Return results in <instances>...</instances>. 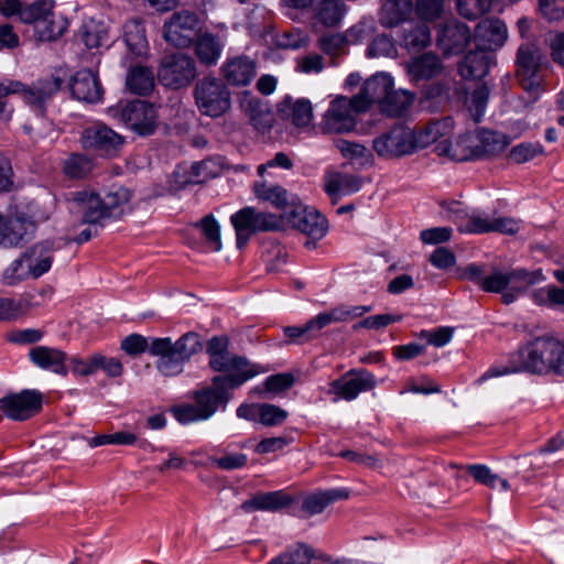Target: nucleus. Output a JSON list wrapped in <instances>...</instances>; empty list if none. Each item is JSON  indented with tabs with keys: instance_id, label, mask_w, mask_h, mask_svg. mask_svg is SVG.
<instances>
[{
	"instance_id": "6e6552de",
	"label": "nucleus",
	"mask_w": 564,
	"mask_h": 564,
	"mask_svg": "<svg viewBox=\"0 0 564 564\" xmlns=\"http://www.w3.org/2000/svg\"><path fill=\"white\" fill-rule=\"evenodd\" d=\"M544 279L541 270L529 271L518 268L501 271L496 269L486 276L481 290L488 293H501L502 302L511 304L524 294L531 285L542 282Z\"/></svg>"
},
{
	"instance_id": "c03bdc74",
	"label": "nucleus",
	"mask_w": 564,
	"mask_h": 564,
	"mask_svg": "<svg viewBox=\"0 0 564 564\" xmlns=\"http://www.w3.org/2000/svg\"><path fill=\"white\" fill-rule=\"evenodd\" d=\"M449 127L448 119L432 121L419 131L413 130V150L424 149L436 142Z\"/></svg>"
},
{
	"instance_id": "412c9836",
	"label": "nucleus",
	"mask_w": 564,
	"mask_h": 564,
	"mask_svg": "<svg viewBox=\"0 0 564 564\" xmlns=\"http://www.w3.org/2000/svg\"><path fill=\"white\" fill-rule=\"evenodd\" d=\"M393 86L394 82L390 74L377 73L364 83L360 91L355 95V101L359 102V109L365 111L375 104L380 108Z\"/></svg>"
},
{
	"instance_id": "393cba45",
	"label": "nucleus",
	"mask_w": 564,
	"mask_h": 564,
	"mask_svg": "<svg viewBox=\"0 0 564 564\" xmlns=\"http://www.w3.org/2000/svg\"><path fill=\"white\" fill-rule=\"evenodd\" d=\"M404 68L410 82L419 84L420 82L430 80L438 76L443 70V63L437 55L424 53L410 58L404 64Z\"/></svg>"
},
{
	"instance_id": "3c124183",
	"label": "nucleus",
	"mask_w": 564,
	"mask_h": 564,
	"mask_svg": "<svg viewBox=\"0 0 564 564\" xmlns=\"http://www.w3.org/2000/svg\"><path fill=\"white\" fill-rule=\"evenodd\" d=\"M256 196L261 200L270 202L278 208L288 205V192L280 185H268L265 182H257L253 185Z\"/></svg>"
},
{
	"instance_id": "e433bc0d",
	"label": "nucleus",
	"mask_w": 564,
	"mask_h": 564,
	"mask_svg": "<svg viewBox=\"0 0 564 564\" xmlns=\"http://www.w3.org/2000/svg\"><path fill=\"white\" fill-rule=\"evenodd\" d=\"M415 95L406 89H398L393 88L384 98L383 104L379 108V110L391 118H400L403 117L412 106L414 101Z\"/></svg>"
},
{
	"instance_id": "cd10ccee",
	"label": "nucleus",
	"mask_w": 564,
	"mask_h": 564,
	"mask_svg": "<svg viewBox=\"0 0 564 564\" xmlns=\"http://www.w3.org/2000/svg\"><path fill=\"white\" fill-rule=\"evenodd\" d=\"M348 7L344 0H318L313 7V24L336 28L344 20Z\"/></svg>"
},
{
	"instance_id": "f03ea898",
	"label": "nucleus",
	"mask_w": 564,
	"mask_h": 564,
	"mask_svg": "<svg viewBox=\"0 0 564 564\" xmlns=\"http://www.w3.org/2000/svg\"><path fill=\"white\" fill-rule=\"evenodd\" d=\"M208 366L212 370L223 375L214 378L225 379L229 387H241L247 381L260 373L269 371L268 366L251 362L248 358L229 352V339L227 336H214L206 345Z\"/></svg>"
},
{
	"instance_id": "f8f14e48",
	"label": "nucleus",
	"mask_w": 564,
	"mask_h": 564,
	"mask_svg": "<svg viewBox=\"0 0 564 564\" xmlns=\"http://www.w3.org/2000/svg\"><path fill=\"white\" fill-rule=\"evenodd\" d=\"M413 129L394 124L372 139V150L384 160L400 159L414 153Z\"/></svg>"
},
{
	"instance_id": "0e129e2a",
	"label": "nucleus",
	"mask_w": 564,
	"mask_h": 564,
	"mask_svg": "<svg viewBox=\"0 0 564 564\" xmlns=\"http://www.w3.org/2000/svg\"><path fill=\"white\" fill-rule=\"evenodd\" d=\"M402 319L401 315L394 314H378L364 318L362 321L352 325L354 330H359L361 328L366 329H381L387 327L392 323L400 322Z\"/></svg>"
},
{
	"instance_id": "4be33fe9",
	"label": "nucleus",
	"mask_w": 564,
	"mask_h": 564,
	"mask_svg": "<svg viewBox=\"0 0 564 564\" xmlns=\"http://www.w3.org/2000/svg\"><path fill=\"white\" fill-rule=\"evenodd\" d=\"M288 221L314 240L322 239L327 232V220L315 209H310L302 205L295 206L288 214Z\"/></svg>"
},
{
	"instance_id": "72a5a7b5",
	"label": "nucleus",
	"mask_w": 564,
	"mask_h": 564,
	"mask_svg": "<svg viewBox=\"0 0 564 564\" xmlns=\"http://www.w3.org/2000/svg\"><path fill=\"white\" fill-rule=\"evenodd\" d=\"M491 58L482 47L470 51L459 64L458 72L465 79H479L487 75Z\"/></svg>"
},
{
	"instance_id": "69168bd1",
	"label": "nucleus",
	"mask_w": 564,
	"mask_h": 564,
	"mask_svg": "<svg viewBox=\"0 0 564 564\" xmlns=\"http://www.w3.org/2000/svg\"><path fill=\"white\" fill-rule=\"evenodd\" d=\"M543 152V148L539 143H529L523 142L516 147H513L510 150V159L517 163L522 164L525 163L532 159H534L536 155L541 154Z\"/></svg>"
},
{
	"instance_id": "473e14b6",
	"label": "nucleus",
	"mask_w": 564,
	"mask_h": 564,
	"mask_svg": "<svg viewBox=\"0 0 564 564\" xmlns=\"http://www.w3.org/2000/svg\"><path fill=\"white\" fill-rule=\"evenodd\" d=\"M379 21L384 28H395L408 21L413 11L411 0H382Z\"/></svg>"
},
{
	"instance_id": "7ed1b4c3",
	"label": "nucleus",
	"mask_w": 564,
	"mask_h": 564,
	"mask_svg": "<svg viewBox=\"0 0 564 564\" xmlns=\"http://www.w3.org/2000/svg\"><path fill=\"white\" fill-rule=\"evenodd\" d=\"M62 80L50 77L37 80L26 86L20 80H0V123H7L12 119L14 107L9 101L12 95H21L23 101L40 115H44L48 101L59 91Z\"/></svg>"
},
{
	"instance_id": "4468645a",
	"label": "nucleus",
	"mask_w": 564,
	"mask_h": 564,
	"mask_svg": "<svg viewBox=\"0 0 564 564\" xmlns=\"http://www.w3.org/2000/svg\"><path fill=\"white\" fill-rule=\"evenodd\" d=\"M359 102L351 98L338 96L329 102L326 110L322 128L324 131L332 133H347L357 126V117L364 109H359Z\"/></svg>"
},
{
	"instance_id": "20e7f679",
	"label": "nucleus",
	"mask_w": 564,
	"mask_h": 564,
	"mask_svg": "<svg viewBox=\"0 0 564 564\" xmlns=\"http://www.w3.org/2000/svg\"><path fill=\"white\" fill-rule=\"evenodd\" d=\"M237 387H229L225 379L213 378L210 386H205L193 392V404L175 405L171 412L181 424L206 421L217 411H225L231 400V390Z\"/></svg>"
},
{
	"instance_id": "9b49d317",
	"label": "nucleus",
	"mask_w": 564,
	"mask_h": 564,
	"mask_svg": "<svg viewBox=\"0 0 564 564\" xmlns=\"http://www.w3.org/2000/svg\"><path fill=\"white\" fill-rule=\"evenodd\" d=\"M230 223L235 228L239 248L247 243L252 234L278 230L282 226V221L276 215L257 212L256 208L250 206L243 207L232 214Z\"/></svg>"
},
{
	"instance_id": "b1692460",
	"label": "nucleus",
	"mask_w": 564,
	"mask_h": 564,
	"mask_svg": "<svg viewBox=\"0 0 564 564\" xmlns=\"http://www.w3.org/2000/svg\"><path fill=\"white\" fill-rule=\"evenodd\" d=\"M478 45L486 51L501 47L508 37L506 23L498 18H487L480 21L475 30Z\"/></svg>"
},
{
	"instance_id": "79ce46f5",
	"label": "nucleus",
	"mask_w": 564,
	"mask_h": 564,
	"mask_svg": "<svg viewBox=\"0 0 564 564\" xmlns=\"http://www.w3.org/2000/svg\"><path fill=\"white\" fill-rule=\"evenodd\" d=\"M126 85L135 95H148L154 88L153 72L145 66H134L127 75Z\"/></svg>"
},
{
	"instance_id": "603ef678",
	"label": "nucleus",
	"mask_w": 564,
	"mask_h": 564,
	"mask_svg": "<svg viewBox=\"0 0 564 564\" xmlns=\"http://www.w3.org/2000/svg\"><path fill=\"white\" fill-rule=\"evenodd\" d=\"M319 327L317 326L316 318L308 319L304 325L301 326H286L283 328L285 337L289 338L290 343L302 344L308 341L319 334Z\"/></svg>"
},
{
	"instance_id": "4c0bfd02",
	"label": "nucleus",
	"mask_w": 564,
	"mask_h": 564,
	"mask_svg": "<svg viewBox=\"0 0 564 564\" xmlns=\"http://www.w3.org/2000/svg\"><path fill=\"white\" fill-rule=\"evenodd\" d=\"M224 40L217 35L212 33H203L196 37L195 43V53L200 61V63L205 65H214L218 62L223 48H224Z\"/></svg>"
},
{
	"instance_id": "a878e982",
	"label": "nucleus",
	"mask_w": 564,
	"mask_h": 564,
	"mask_svg": "<svg viewBox=\"0 0 564 564\" xmlns=\"http://www.w3.org/2000/svg\"><path fill=\"white\" fill-rule=\"evenodd\" d=\"M29 358L40 369L61 376L67 375V355L57 348L47 346L33 347L29 351Z\"/></svg>"
},
{
	"instance_id": "ea45409f",
	"label": "nucleus",
	"mask_w": 564,
	"mask_h": 564,
	"mask_svg": "<svg viewBox=\"0 0 564 564\" xmlns=\"http://www.w3.org/2000/svg\"><path fill=\"white\" fill-rule=\"evenodd\" d=\"M26 236V223L21 218H7L0 213V246L17 247Z\"/></svg>"
},
{
	"instance_id": "5fc2aeb1",
	"label": "nucleus",
	"mask_w": 564,
	"mask_h": 564,
	"mask_svg": "<svg viewBox=\"0 0 564 564\" xmlns=\"http://www.w3.org/2000/svg\"><path fill=\"white\" fill-rule=\"evenodd\" d=\"M348 45L345 33L324 34L318 39V47L330 57L344 54Z\"/></svg>"
},
{
	"instance_id": "ddd939ff",
	"label": "nucleus",
	"mask_w": 564,
	"mask_h": 564,
	"mask_svg": "<svg viewBox=\"0 0 564 564\" xmlns=\"http://www.w3.org/2000/svg\"><path fill=\"white\" fill-rule=\"evenodd\" d=\"M195 61L182 53L166 55L162 58L159 69V83L172 89L188 86L196 77Z\"/></svg>"
},
{
	"instance_id": "423d86ee",
	"label": "nucleus",
	"mask_w": 564,
	"mask_h": 564,
	"mask_svg": "<svg viewBox=\"0 0 564 564\" xmlns=\"http://www.w3.org/2000/svg\"><path fill=\"white\" fill-rule=\"evenodd\" d=\"M202 349V337L194 332L185 333L176 341L162 337L153 338L150 344V355L159 357L156 369L165 377L182 373L184 365Z\"/></svg>"
},
{
	"instance_id": "39448f33",
	"label": "nucleus",
	"mask_w": 564,
	"mask_h": 564,
	"mask_svg": "<svg viewBox=\"0 0 564 564\" xmlns=\"http://www.w3.org/2000/svg\"><path fill=\"white\" fill-rule=\"evenodd\" d=\"M72 195L73 203L82 213L83 223L89 225L121 216L131 198L129 189L117 185H112L102 196L88 189L75 192Z\"/></svg>"
},
{
	"instance_id": "49530a36",
	"label": "nucleus",
	"mask_w": 564,
	"mask_h": 564,
	"mask_svg": "<svg viewBox=\"0 0 564 564\" xmlns=\"http://www.w3.org/2000/svg\"><path fill=\"white\" fill-rule=\"evenodd\" d=\"M94 160L82 153H73L63 162V173L72 180L87 177L94 170Z\"/></svg>"
},
{
	"instance_id": "774afa93",
	"label": "nucleus",
	"mask_w": 564,
	"mask_h": 564,
	"mask_svg": "<svg viewBox=\"0 0 564 564\" xmlns=\"http://www.w3.org/2000/svg\"><path fill=\"white\" fill-rule=\"evenodd\" d=\"M397 48L387 35H378L367 47V55L369 57L393 56Z\"/></svg>"
},
{
	"instance_id": "c85d7f7f",
	"label": "nucleus",
	"mask_w": 564,
	"mask_h": 564,
	"mask_svg": "<svg viewBox=\"0 0 564 564\" xmlns=\"http://www.w3.org/2000/svg\"><path fill=\"white\" fill-rule=\"evenodd\" d=\"M471 39L469 28L460 22H448L443 28L438 44L448 53H460L465 50Z\"/></svg>"
},
{
	"instance_id": "7c9ffc66",
	"label": "nucleus",
	"mask_w": 564,
	"mask_h": 564,
	"mask_svg": "<svg viewBox=\"0 0 564 564\" xmlns=\"http://www.w3.org/2000/svg\"><path fill=\"white\" fill-rule=\"evenodd\" d=\"M348 498L349 490L346 488L318 490L304 498L302 510L308 516L319 514L332 503Z\"/></svg>"
},
{
	"instance_id": "a19ab883",
	"label": "nucleus",
	"mask_w": 564,
	"mask_h": 564,
	"mask_svg": "<svg viewBox=\"0 0 564 564\" xmlns=\"http://www.w3.org/2000/svg\"><path fill=\"white\" fill-rule=\"evenodd\" d=\"M79 36L89 50L109 46L110 43L107 26L102 22L94 19L83 23L79 30Z\"/></svg>"
},
{
	"instance_id": "2eb2a0df",
	"label": "nucleus",
	"mask_w": 564,
	"mask_h": 564,
	"mask_svg": "<svg viewBox=\"0 0 564 564\" xmlns=\"http://www.w3.org/2000/svg\"><path fill=\"white\" fill-rule=\"evenodd\" d=\"M199 31V17L191 10L174 12L163 25L164 40L175 47H187L197 37Z\"/></svg>"
},
{
	"instance_id": "f3484780",
	"label": "nucleus",
	"mask_w": 564,
	"mask_h": 564,
	"mask_svg": "<svg viewBox=\"0 0 564 564\" xmlns=\"http://www.w3.org/2000/svg\"><path fill=\"white\" fill-rule=\"evenodd\" d=\"M376 386V377L370 371L362 368L350 369L329 383L328 394L334 397V401H352L360 393L371 391Z\"/></svg>"
},
{
	"instance_id": "a18cd8bd",
	"label": "nucleus",
	"mask_w": 564,
	"mask_h": 564,
	"mask_svg": "<svg viewBox=\"0 0 564 564\" xmlns=\"http://www.w3.org/2000/svg\"><path fill=\"white\" fill-rule=\"evenodd\" d=\"M335 147L341 156L350 162H356L362 166L373 162L371 151L360 142L339 139L335 142Z\"/></svg>"
},
{
	"instance_id": "37998d69",
	"label": "nucleus",
	"mask_w": 564,
	"mask_h": 564,
	"mask_svg": "<svg viewBox=\"0 0 564 564\" xmlns=\"http://www.w3.org/2000/svg\"><path fill=\"white\" fill-rule=\"evenodd\" d=\"M123 39L129 51L135 56H141L147 52L145 28L140 21L131 20L124 24Z\"/></svg>"
},
{
	"instance_id": "bf43d9fd",
	"label": "nucleus",
	"mask_w": 564,
	"mask_h": 564,
	"mask_svg": "<svg viewBox=\"0 0 564 564\" xmlns=\"http://www.w3.org/2000/svg\"><path fill=\"white\" fill-rule=\"evenodd\" d=\"M492 0H457V10L468 20H475L490 10Z\"/></svg>"
},
{
	"instance_id": "58836bf2",
	"label": "nucleus",
	"mask_w": 564,
	"mask_h": 564,
	"mask_svg": "<svg viewBox=\"0 0 564 564\" xmlns=\"http://www.w3.org/2000/svg\"><path fill=\"white\" fill-rule=\"evenodd\" d=\"M361 185L359 176L333 173L325 177L324 189L329 196L350 195L358 192Z\"/></svg>"
},
{
	"instance_id": "13d9d810",
	"label": "nucleus",
	"mask_w": 564,
	"mask_h": 564,
	"mask_svg": "<svg viewBox=\"0 0 564 564\" xmlns=\"http://www.w3.org/2000/svg\"><path fill=\"white\" fill-rule=\"evenodd\" d=\"M29 307L26 300L0 297V321L15 319L24 315Z\"/></svg>"
},
{
	"instance_id": "c9c22d12",
	"label": "nucleus",
	"mask_w": 564,
	"mask_h": 564,
	"mask_svg": "<svg viewBox=\"0 0 564 564\" xmlns=\"http://www.w3.org/2000/svg\"><path fill=\"white\" fill-rule=\"evenodd\" d=\"M371 311V306L367 305H338L329 311L319 313L315 316L319 330L332 323H344L350 319L361 317Z\"/></svg>"
},
{
	"instance_id": "052dcab7",
	"label": "nucleus",
	"mask_w": 564,
	"mask_h": 564,
	"mask_svg": "<svg viewBox=\"0 0 564 564\" xmlns=\"http://www.w3.org/2000/svg\"><path fill=\"white\" fill-rule=\"evenodd\" d=\"M489 95H490V89L487 86V84H481L471 94V97L469 100V110H470L473 118L476 122L480 121V119L485 115Z\"/></svg>"
},
{
	"instance_id": "680f3d73",
	"label": "nucleus",
	"mask_w": 564,
	"mask_h": 564,
	"mask_svg": "<svg viewBox=\"0 0 564 564\" xmlns=\"http://www.w3.org/2000/svg\"><path fill=\"white\" fill-rule=\"evenodd\" d=\"M288 411L275 404H260L259 423H261L264 426L281 425L288 419Z\"/></svg>"
},
{
	"instance_id": "9d476101",
	"label": "nucleus",
	"mask_w": 564,
	"mask_h": 564,
	"mask_svg": "<svg viewBox=\"0 0 564 564\" xmlns=\"http://www.w3.org/2000/svg\"><path fill=\"white\" fill-rule=\"evenodd\" d=\"M195 104L203 116L218 118L226 113L230 106V91L217 78H203L194 89Z\"/></svg>"
},
{
	"instance_id": "a211bd4d",
	"label": "nucleus",
	"mask_w": 564,
	"mask_h": 564,
	"mask_svg": "<svg viewBox=\"0 0 564 564\" xmlns=\"http://www.w3.org/2000/svg\"><path fill=\"white\" fill-rule=\"evenodd\" d=\"M113 111V116L119 115L124 124L140 135H150L156 129V110L147 101H129L126 105H119Z\"/></svg>"
},
{
	"instance_id": "dca6fc26",
	"label": "nucleus",
	"mask_w": 564,
	"mask_h": 564,
	"mask_svg": "<svg viewBox=\"0 0 564 564\" xmlns=\"http://www.w3.org/2000/svg\"><path fill=\"white\" fill-rule=\"evenodd\" d=\"M82 147L101 158L117 156L123 138L104 123H94L85 128L80 135Z\"/></svg>"
},
{
	"instance_id": "f704fd0d",
	"label": "nucleus",
	"mask_w": 564,
	"mask_h": 564,
	"mask_svg": "<svg viewBox=\"0 0 564 564\" xmlns=\"http://www.w3.org/2000/svg\"><path fill=\"white\" fill-rule=\"evenodd\" d=\"M292 503V498L283 490L258 494L242 505L245 511H278Z\"/></svg>"
},
{
	"instance_id": "8fccbe9b",
	"label": "nucleus",
	"mask_w": 564,
	"mask_h": 564,
	"mask_svg": "<svg viewBox=\"0 0 564 564\" xmlns=\"http://www.w3.org/2000/svg\"><path fill=\"white\" fill-rule=\"evenodd\" d=\"M33 279L30 264L25 262L22 256L13 260L2 272L1 282L7 286H14L23 281Z\"/></svg>"
},
{
	"instance_id": "2f4dec72",
	"label": "nucleus",
	"mask_w": 564,
	"mask_h": 564,
	"mask_svg": "<svg viewBox=\"0 0 564 564\" xmlns=\"http://www.w3.org/2000/svg\"><path fill=\"white\" fill-rule=\"evenodd\" d=\"M278 113L280 118L291 120L296 127H305L313 118V108L307 99L293 100L291 97H285L278 105Z\"/></svg>"
},
{
	"instance_id": "4d7b16f0",
	"label": "nucleus",
	"mask_w": 564,
	"mask_h": 564,
	"mask_svg": "<svg viewBox=\"0 0 564 564\" xmlns=\"http://www.w3.org/2000/svg\"><path fill=\"white\" fill-rule=\"evenodd\" d=\"M196 226L200 228L206 240L212 245L214 251L221 249L220 226L216 218L209 214L203 217Z\"/></svg>"
},
{
	"instance_id": "338daca9",
	"label": "nucleus",
	"mask_w": 564,
	"mask_h": 564,
	"mask_svg": "<svg viewBox=\"0 0 564 564\" xmlns=\"http://www.w3.org/2000/svg\"><path fill=\"white\" fill-rule=\"evenodd\" d=\"M444 9V0H417L415 4L416 14L421 20L435 21Z\"/></svg>"
},
{
	"instance_id": "c756f323",
	"label": "nucleus",
	"mask_w": 564,
	"mask_h": 564,
	"mask_svg": "<svg viewBox=\"0 0 564 564\" xmlns=\"http://www.w3.org/2000/svg\"><path fill=\"white\" fill-rule=\"evenodd\" d=\"M23 259L30 264L33 279H39L50 271L53 259L54 249L50 242L35 243L28 248L22 254Z\"/></svg>"
},
{
	"instance_id": "5701e85b",
	"label": "nucleus",
	"mask_w": 564,
	"mask_h": 564,
	"mask_svg": "<svg viewBox=\"0 0 564 564\" xmlns=\"http://www.w3.org/2000/svg\"><path fill=\"white\" fill-rule=\"evenodd\" d=\"M70 91L75 99L88 104L100 101L104 94L98 76L90 69L78 70L72 77Z\"/></svg>"
},
{
	"instance_id": "1a4fd4ad",
	"label": "nucleus",
	"mask_w": 564,
	"mask_h": 564,
	"mask_svg": "<svg viewBox=\"0 0 564 564\" xmlns=\"http://www.w3.org/2000/svg\"><path fill=\"white\" fill-rule=\"evenodd\" d=\"M509 144L500 132L477 129L460 135L454 144L453 158L457 161L480 160L501 153Z\"/></svg>"
},
{
	"instance_id": "de8ad7c7",
	"label": "nucleus",
	"mask_w": 564,
	"mask_h": 564,
	"mask_svg": "<svg viewBox=\"0 0 564 564\" xmlns=\"http://www.w3.org/2000/svg\"><path fill=\"white\" fill-rule=\"evenodd\" d=\"M68 26V21L63 14L52 13L47 19H41L35 30L41 41H54L63 35Z\"/></svg>"
},
{
	"instance_id": "e2e57ef3",
	"label": "nucleus",
	"mask_w": 564,
	"mask_h": 564,
	"mask_svg": "<svg viewBox=\"0 0 564 564\" xmlns=\"http://www.w3.org/2000/svg\"><path fill=\"white\" fill-rule=\"evenodd\" d=\"M307 43V34L299 29H293L283 32L281 34H278L275 37V44L280 48L299 50L301 47L306 46Z\"/></svg>"
},
{
	"instance_id": "f257e3e1",
	"label": "nucleus",
	"mask_w": 564,
	"mask_h": 564,
	"mask_svg": "<svg viewBox=\"0 0 564 564\" xmlns=\"http://www.w3.org/2000/svg\"><path fill=\"white\" fill-rule=\"evenodd\" d=\"M560 349L558 340L551 336H540L521 344L506 361L490 366L477 383L511 373L528 372L540 375L549 370L552 356Z\"/></svg>"
},
{
	"instance_id": "864d4df0",
	"label": "nucleus",
	"mask_w": 564,
	"mask_h": 564,
	"mask_svg": "<svg viewBox=\"0 0 564 564\" xmlns=\"http://www.w3.org/2000/svg\"><path fill=\"white\" fill-rule=\"evenodd\" d=\"M55 0H36L21 12L25 23H33L35 30L41 19H47L54 13Z\"/></svg>"
},
{
	"instance_id": "bb28decb",
	"label": "nucleus",
	"mask_w": 564,
	"mask_h": 564,
	"mask_svg": "<svg viewBox=\"0 0 564 564\" xmlns=\"http://www.w3.org/2000/svg\"><path fill=\"white\" fill-rule=\"evenodd\" d=\"M221 73L228 84L247 86L256 76V63L247 56L227 58L221 66Z\"/></svg>"
},
{
	"instance_id": "aec40b11",
	"label": "nucleus",
	"mask_w": 564,
	"mask_h": 564,
	"mask_svg": "<svg viewBox=\"0 0 564 564\" xmlns=\"http://www.w3.org/2000/svg\"><path fill=\"white\" fill-rule=\"evenodd\" d=\"M42 409V394L36 390H23L0 398V411L13 421H25Z\"/></svg>"
},
{
	"instance_id": "6ab92c4d",
	"label": "nucleus",
	"mask_w": 564,
	"mask_h": 564,
	"mask_svg": "<svg viewBox=\"0 0 564 564\" xmlns=\"http://www.w3.org/2000/svg\"><path fill=\"white\" fill-rule=\"evenodd\" d=\"M542 59L541 50L534 43L525 42L519 46L516 57L517 77L525 90L534 91L539 88Z\"/></svg>"
},
{
	"instance_id": "6e6d98bb",
	"label": "nucleus",
	"mask_w": 564,
	"mask_h": 564,
	"mask_svg": "<svg viewBox=\"0 0 564 564\" xmlns=\"http://www.w3.org/2000/svg\"><path fill=\"white\" fill-rule=\"evenodd\" d=\"M376 30V24L373 19H362L349 29H347L344 33L347 37L348 44H358L364 41L370 39Z\"/></svg>"
},
{
	"instance_id": "0eeeda50",
	"label": "nucleus",
	"mask_w": 564,
	"mask_h": 564,
	"mask_svg": "<svg viewBox=\"0 0 564 564\" xmlns=\"http://www.w3.org/2000/svg\"><path fill=\"white\" fill-rule=\"evenodd\" d=\"M448 219L457 226L463 234L481 235L500 232L514 235L520 230V223L510 217L490 218L479 214H468L458 202L443 203Z\"/></svg>"
},
{
	"instance_id": "09e8293b",
	"label": "nucleus",
	"mask_w": 564,
	"mask_h": 564,
	"mask_svg": "<svg viewBox=\"0 0 564 564\" xmlns=\"http://www.w3.org/2000/svg\"><path fill=\"white\" fill-rule=\"evenodd\" d=\"M431 43V31L425 24H416L410 30L404 29L401 35V45L408 51H421Z\"/></svg>"
}]
</instances>
